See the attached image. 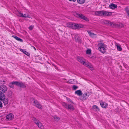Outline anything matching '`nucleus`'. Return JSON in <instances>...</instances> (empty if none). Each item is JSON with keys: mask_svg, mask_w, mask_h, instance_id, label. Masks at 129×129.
<instances>
[{"mask_svg": "<svg viewBox=\"0 0 129 129\" xmlns=\"http://www.w3.org/2000/svg\"><path fill=\"white\" fill-rule=\"evenodd\" d=\"M67 26L73 29H79L84 27V25L81 24H77L74 23H67Z\"/></svg>", "mask_w": 129, "mask_h": 129, "instance_id": "nucleus-1", "label": "nucleus"}, {"mask_svg": "<svg viewBox=\"0 0 129 129\" xmlns=\"http://www.w3.org/2000/svg\"><path fill=\"white\" fill-rule=\"evenodd\" d=\"M98 46L99 47L98 50L103 53H104L106 51L107 46L103 42H100L98 43Z\"/></svg>", "mask_w": 129, "mask_h": 129, "instance_id": "nucleus-2", "label": "nucleus"}, {"mask_svg": "<svg viewBox=\"0 0 129 129\" xmlns=\"http://www.w3.org/2000/svg\"><path fill=\"white\" fill-rule=\"evenodd\" d=\"M105 23L108 24L109 25H111L113 27H122L124 26V25L122 23H119L117 24L113 23L110 21H105Z\"/></svg>", "mask_w": 129, "mask_h": 129, "instance_id": "nucleus-3", "label": "nucleus"}, {"mask_svg": "<svg viewBox=\"0 0 129 129\" xmlns=\"http://www.w3.org/2000/svg\"><path fill=\"white\" fill-rule=\"evenodd\" d=\"M31 101L34 106H35L36 107L39 109H42V106L40 104L37 100L33 98L31 99Z\"/></svg>", "mask_w": 129, "mask_h": 129, "instance_id": "nucleus-4", "label": "nucleus"}, {"mask_svg": "<svg viewBox=\"0 0 129 129\" xmlns=\"http://www.w3.org/2000/svg\"><path fill=\"white\" fill-rule=\"evenodd\" d=\"M63 106L69 110H74L73 106L71 104H67L66 103L63 102L62 104Z\"/></svg>", "mask_w": 129, "mask_h": 129, "instance_id": "nucleus-5", "label": "nucleus"}, {"mask_svg": "<svg viewBox=\"0 0 129 129\" xmlns=\"http://www.w3.org/2000/svg\"><path fill=\"white\" fill-rule=\"evenodd\" d=\"M8 88L7 86L4 85L0 86V92L5 93L7 91Z\"/></svg>", "mask_w": 129, "mask_h": 129, "instance_id": "nucleus-6", "label": "nucleus"}, {"mask_svg": "<svg viewBox=\"0 0 129 129\" xmlns=\"http://www.w3.org/2000/svg\"><path fill=\"white\" fill-rule=\"evenodd\" d=\"M14 118V115L12 113H10L7 115L6 120L9 121L13 119Z\"/></svg>", "mask_w": 129, "mask_h": 129, "instance_id": "nucleus-7", "label": "nucleus"}, {"mask_svg": "<svg viewBox=\"0 0 129 129\" xmlns=\"http://www.w3.org/2000/svg\"><path fill=\"white\" fill-rule=\"evenodd\" d=\"M82 64L87 67L90 68V69L91 70H93V69L92 68V66L88 62H85V61H84L83 63Z\"/></svg>", "mask_w": 129, "mask_h": 129, "instance_id": "nucleus-8", "label": "nucleus"}, {"mask_svg": "<svg viewBox=\"0 0 129 129\" xmlns=\"http://www.w3.org/2000/svg\"><path fill=\"white\" fill-rule=\"evenodd\" d=\"M89 96L87 93L83 94L80 97V99L82 101H84L87 99Z\"/></svg>", "mask_w": 129, "mask_h": 129, "instance_id": "nucleus-9", "label": "nucleus"}, {"mask_svg": "<svg viewBox=\"0 0 129 129\" xmlns=\"http://www.w3.org/2000/svg\"><path fill=\"white\" fill-rule=\"evenodd\" d=\"M111 13L105 11H102L101 16H107L110 15Z\"/></svg>", "mask_w": 129, "mask_h": 129, "instance_id": "nucleus-10", "label": "nucleus"}, {"mask_svg": "<svg viewBox=\"0 0 129 129\" xmlns=\"http://www.w3.org/2000/svg\"><path fill=\"white\" fill-rule=\"evenodd\" d=\"M77 59L78 61L82 64L85 60L83 57H78Z\"/></svg>", "mask_w": 129, "mask_h": 129, "instance_id": "nucleus-11", "label": "nucleus"}, {"mask_svg": "<svg viewBox=\"0 0 129 129\" xmlns=\"http://www.w3.org/2000/svg\"><path fill=\"white\" fill-rule=\"evenodd\" d=\"M115 45L116 46L117 50L119 51H121L122 50V48L121 47V45L119 44L115 43Z\"/></svg>", "mask_w": 129, "mask_h": 129, "instance_id": "nucleus-12", "label": "nucleus"}, {"mask_svg": "<svg viewBox=\"0 0 129 129\" xmlns=\"http://www.w3.org/2000/svg\"><path fill=\"white\" fill-rule=\"evenodd\" d=\"M16 86L23 88H24L25 87V85L22 83L18 82H17Z\"/></svg>", "mask_w": 129, "mask_h": 129, "instance_id": "nucleus-13", "label": "nucleus"}, {"mask_svg": "<svg viewBox=\"0 0 129 129\" xmlns=\"http://www.w3.org/2000/svg\"><path fill=\"white\" fill-rule=\"evenodd\" d=\"M100 104L101 106L103 108H105L107 106V103L105 102H100Z\"/></svg>", "mask_w": 129, "mask_h": 129, "instance_id": "nucleus-14", "label": "nucleus"}, {"mask_svg": "<svg viewBox=\"0 0 129 129\" xmlns=\"http://www.w3.org/2000/svg\"><path fill=\"white\" fill-rule=\"evenodd\" d=\"M75 94L79 96H80L82 94L81 91L80 90H78L76 91L75 92Z\"/></svg>", "mask_w": 129, "mask_h": 129, "instance_id": "nucleus-15", "label": "nucleus"}, {"mask_svg": "<svg viewBox=\"0 0 129 129\" xmlns=\"http://www.w3.org/2000/svg\"><path fill=\"white\" fill-rule=\"evenodd\" d=\"M31 15L30 14H30H23L19 12V15H18V16H28Z\"/></svg>", "mask_w": 129, "mask_h": 129, "instance_id": "nucleus-16", "label": "nucleus"}, {"mask_svg": "<svg viewBox=\"0 0 129 129\" xmlns=\"http://www.w3.org/2000/svg\"><path fill=\"white\" fill-rule=\"evenodd\" d=\"M109 7L110 9H114L117 7V5L114 4H112L109 5Z\"/></svg>", "mask_w": 129, "mask_h": 129, "instance_id": "nucleus-17", "label": "nucleus"}, {"mask_svg": "<svg viewBox=\"0 0 129 129\" xmlns=\"http://www.w3.org/2000/svg\"><path fill=\"white\" fill-rule=\"evenodd\" d=\"M92 108L94 110L96 111H100L99 108L96 105H93L92 107Z\"/></svg>", "mask_w": 129, "mask_h": 129, "instance_id": "nucleus-18", "label": "nucleus"}, {"mask_svg": "<svg viewBox=\"0 0 129 129\" xmlns=\"http://www.w3.org/2000/svg\"><path fill=\"white\" fill-rule=\"evenodd\" d=\"M79 18L84 20L86 21H88L89 19L86 17H79Z\"/></svg>", "mask_w": 129, "mask_h": 129, "instance_id": "nucleus-19", "label": "nucleus"}, {"mask_svg": "<svg viewBox=\"0 0 129 129\" xmlns=\"http://www.w3.org/2000/svg\"><path fill=\"white\" fill-rule=\"evenodd\" d=\"M3 93H0V99L1 100H3L5 97V95Z\"/></svg>", "mask_w": 129, "mask_h": 129, "instance_id": "nucleus-20", "label": "nucleus"}, {"mask_svg": "<svg viewBox=\"0 0 129 129\" xmlns=\"http://www.w3.org/2000/svg\"><path fill=\"white\" fill-rule=\"evenodd\" d=\"M102 11H96L95 12V14L96 15L101 16Z\"/></svg>", "mask_w": 129, "mask_h": 129, "instance_id": "nucleus-21", "label": "nucleus"}, {"mask_svg": "<svg viewBox=\"0 0 129 129\" xmlns=\"http://www.w3.org/2000/svg\"><path fill=\"white\" fill-rule=\"evenodd\" d=\"M37 125L38 126V127L41 128V129H43L44 128V126L42 125L41 123L40 122H39L38 124Z\"/></svg>", "mask_w": 129, "mask_h": 129, "instance_id": "nucleus-22", "label": "nucleus"}, {"mask_svg": "<svg viewBox=\"0 0 129 129\" xmlns=\"http://www.w3.org/2000/svg\"><path fill=\"white\" fill-rule=\"evenodd\" d=\"M33 120L34 121L35 123L37 125V124L40 122L38 120L36 119L35 118H33Z\"/></svg>", "mask_w": 129, "mask_h": 129, "instance_id": "nucleus-23", "label": "nucleus"}, {"mask_svg": "<svg viewBox=\"0 0 129 129\" xmlns=\"http://www.w3.org/2000/svg\"><path fill=\"white\" fill-rule=\"evenodd\" d=\"M3 102L5 105H7L8 104V100L7 99H5V98L4 99H3Z\"/></svg>", "mask_w": 129, "mask_h": 129, "instance_id": "nucleus-24", "label": "nucleus"}, {"mask_svg": "<svg viewBox=\"0 0 129 129\" xmlns=\"http://www.w3.org/2000/svg\"><path fill=\"white\" fill-rule=\"evenodd\" d=\"M12 94V92L11 90H9L8 91L7 93V95L9 97L11 96Z\"/></svg>", "mask_w": 129, "mask_h": 129, "instance_id": "nucleus-25", "label": "nucleus"}, {"mask_svg": "<svg viewBox=\"0 0 129 129\" xmlns=\"http://www.w3.org/2000/svg\"><path fill=\"white\" fill-rule=\"evenodd\" d=\"M85 2V0H77L79 4H82Z\"/></svg>", "mask_w": 129, "mask_h": 129, "instance_id": "nucleus-26", "label": "nucleus"}, {"mask_svg": "<svg viewBox=\"0 0 129 129\" xmlns=\"http://www.w3.org/2000/svg\"><path fill=\"white\" fill-rule=\"evenodd\" d=\"M55 120L57 121H58L59 120V118L56 116H55L53 117Z\"/></svg>", "mask_w": 129, "mask_h": 129, "instance_id": "nucleus-27", "label": "nucleus"}, {"mask_svg": "<svg viewBox=\"0 0 129 129\" xmlns=\"http://www.w3.org/2000/svg\"><path fill=\"white\" fill-rule=\"evenodd\" d=\"M75 40L76 41H79L80 40V38L78 37V36L77 35H76L75 36Z\"/></svg>", "mask_w": 129, "mask_h": 129, "instance_id": "nucleus-28", "label": "nucleus"}, {"mask_svg": "<svg viewBox=\"0 0 129 129\" xmlns=\"http://www.w3.org/2000/svg\"><path fill=\"white\" fill-rule=\"evenodd\" d=\"M75 16H83L81 15H80V14L78 13L75 12L73 14Z\"/></svg>", "mask_w": 129, "mask_h": 129, "instance_id": "nucleus-29", "label": "nucleus"}, {"mask_svg": "<svg viewBox=\"0 0 129 129\" xmlns=\"http://www.w3.org/2000/svg\"><path fill=\"white\" fill-rule=\"evenodd\" d=\"M9 86L11 88H14V85L12 82L10 83L9 84Z\"/></svg>", "mask_w": 129, "mask_h": 129, "instance_id": "nucleus-30", "label": "nucleus"}, {"mask_svg": "<svg viewBox=\"0 0 129 129\" xmlns=\"http://www.w3.org/2000/svg\"><path fill=\"white\" fill-rule=\"evenodd\" d=\"M21 51H22V52H23L26 55H29V53L27 52L26 51H25L24 50H23L21 49Z\"/></svg>", "mask_w": 129, "mask_h": 129, "instance_id": "nucleus-31", "label": "nucleus"}, {"mask_svg": "<svg viewBox=\"0 0 129 129\" xmlns=\"http://www.w3.org/2000/svg\"><path fill=\"white\" fill-rule=\"evenodd\" d=\"M91 50L90 49H88L86 51V53L88 54H90L91 53Z\"/></svg>", "mask_w": 129, "mask_h": 129, "instance_id": "nucleus-32", "label": "nucleus"}, {"mask_svg": "<svg viewBox=\"0 0 129 129\" xmlns=\"http://www.w3.org/2000/svg\"><path fill=\"white\" fill-rule=\"evenodd\" d=\"M125 11H126L127 14L129 16V10L127 7L125 9Z\"/></svg>", "mask_w": 129, "mask_h": 129, "instance_id": "nucleus-33", "label": "nucleus"}, {"mask_svg": "<svg viewBox=\"0 0 129 129\" xmlns=\"http://www.w3.org/2000/svg\"><path fill=\"white\" fill-rule=\"evenodd\" d=\"M16 40L19 41H20L21 42H23V41L22 39L18 37H17Z\"/></svg>", "mask_w": 129, "mask_h": 129, "instance_id": "nucleus-34", "label": "nucleus"}, {"mask_svg": "<svg viewBox=\"0 0 129 129\" xmlns=\"http://www.w3.org/2000/svg\"><path fill=\"white\" fill-rule=\"evenodd\" d=\"M73 88L74 90H75L78 88V87L77 86L73 85Z\"/></svg>", "mask_w": 129, "mask_h": 129, "instance_id": "nucleus-35", "label": "nucleus"}, {"mask_svg": "<svg viewBox=\"0 0 129 129\" xmlns=\"http://www.w3.org/2000/svg\"><path fill=\"white\" fill-rule=\"evenodd\" d=\"M23 17V19H25V20H28V18H30L29 17Z\"/></svg>", "mask_w": 129, "mask_h": 129, "instance_id": "nucleus-36", "label": "nucleus"}, {"mask_svg": "<svg viewBox=\"0 0 129 129\" xmlns=\"http://www.w3.org/2000/svg\"><path fill=\"white\" fill-rule=\"evenodd\" d=\"M34 26L33 25H31L29 27V30H31L33 28Z\"/></svg>", "mask_w": 129, "mask_h": 129, "instance_id": "nucleus-37", "label": "nucleus"}, {"mask_svg": "<svg viewBox=\"0 0 129 129\" xmlns=\"http://www.w3.org/2000/svg\"><path fill=\"white\" fill-rule=\"evenodd\" d=\"M92 34L91 35H90V36L91 37H96V35L95 34H93V33H92Z\"/></svg>", "mask_w": 129, "mask_h": 129, "instance_id": "nucleus-38", "label": "nucleus"}, {"mask_svg": "<svg viewBox=\"0 0 129 129\" xmlns=\"http://www.w3.org/2000/svg\"><path fill=\"white\" fill-rule=\"evenodd\" d=\"M67 100L68 101V102H72V101L69 98H67Z\"/></svg>", "mask_w": 129, "mask_h": 129, "instance_id": "nucleus-39", "label": "nucleus"}, {"mask_svg": "<svg viewBox=\"0 0 129 129\" xmlns=\"http://www.w3.org/2000/svg\"><path fill=\"white\" fill-rule=\"evenodd\" d=\"M12 37L14 38L16 40H17V39L18 37H17V36H13V35L12 36Z\"/></svg>", "mask_w": 129, "mask_h": 129, "instance_id": "nucleus-40", "label": "nucleus"}, {"mask_svg": "<svg viewBox=\"0 0 129 129\" xmlns=\"http://www.w3.org/2000/svg\"><path fill=\"white\" fill-rule=\"evenodd\" d=\"M12 82H13L14 85H16L17 81H13Z\"/></svg>", "mask_w": 129, "mask_h": 129, "instance_id": "nucleus-41", "label": "nucleus"}, {"mask_svg": "<svg viewBox=\"0 0 129 129\" xmlns=\"http://www.w3.org/2000/svg\"><path fill=\"white\" fill-rule=\"evenodd\" d=\"M88 34H89V35L90 36V35H91L92 34V33H91L90 31H88Z\"/></svg>", "mask_w": 129, "mask_h": 129, "instance_id": "nucleus-42", "label": "nucleus"}, {"mask_svg": "<svg viewBox=\"0 0 129 129\" xmlns=\"http://www.w3.org/2000/svg\"><path fill=\"white\" fill-rule=\"evenodd\" d=\"M2 103L1 102H0V107L1 108H2Z\"/></svg>", "mask_w": 129, "mask_h": 129, "instance_id": "nucleus-43", "label": "nucleus"}, {"mask_svg": "<svg viewBox=\"0 0 129 129\" xmlns=\"http://www.w3.org/2000/svg\"><path fill=\"white\" fill-rule=\"evenodd\" d=\"M69 0V1H73L74 2H75L76 1V0Z\"/></svg>", "mask_w": 129, "mask_h": 129, "instance_id": "nucleus-44", "label": "nucleus"}, {"mask_svg": "<svg viewBox=\"0 0 129 129\" xmlns=\"http://www.w3.org/2000/svg\"><path fill=\"white\" fill-rule=\"evenodd\" d=\"M33 47L34 48V49L35 50H36V49L34 47Z\"/></svg>", "mask_w": 129, "mask_h": 129, "instance_id": "nucleus-45", "label": "nucleus"}]
</instances>
